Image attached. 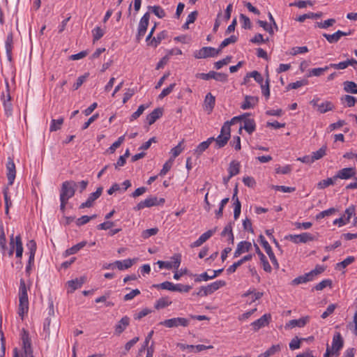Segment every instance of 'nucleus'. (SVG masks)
Instances as JSON below:
<instances>
[{
  "instance_id": "680f3d73",
  "label": "nucleus",
  "mask_w": 357,
  "mask_h": 357,
  "mask_svg": "<svg viewBox=\"0 0 357 357\" xmlns=\"http://www.w3.org/2000/svg\"><path fill=\"white\" fill-rule=\"evenodd\" d=\"M336 211L337 210L335 208H330L327 210L320 212L319 214H317L316 215V218L317 220L322 219L326 216L333 215V213H335L336 212Z\"/></svg>"
},
{
  "instance_id": "2eb2a0df",
  "label": "nucleus",
  "mask_w": 357,
  "mask_h": 357,
  "mask_svg": "<svg viewBox=\"0 0 357 357\" xmlns=\"http://www.w3.org/2000/svg\"><path fill=\"white\" fill-rule=\"evenodd\" d=\"M6 170H7V178L9 185H12L14 183L15 176H16V169L15 165L13 162V160L11 158H8V162L6 164Z\"/></svg>"
},
{
  "instance_id": "4468645a",
  "label": "nucleus",
  "mask_w": 357,
  "mask_h": 357,
  "mask_svg": "<svg viewBox=\"0 0 357 357\" xmlns=\"http://www.w3.org/2000/svg\"><path fill=\"white\" fill-rule=\"evenodd\" d=\"M291 241L294 243H307L308 241H314V236L310 233H302L301 234H291L287 237Z\"/></svg>"
},
{
  "instance_id": "4c0bfd02",
  "label": "nucleus",
  "mask_w": 357,
  "mask_h": 357,
  "mask_svg": "<svg viewBox=\"0 0 357 357\" xmlns=\"http://www.w3.org/2000/svg\"><path fill=\"white\" fill-rule=\"evenodd\" d=\"M312 280H313L312 278L310 276V273H307L304 274L303 275H301V276L296 278L295 279H294L292 280L291 282H292V284L297 285V284L305 283L307 282L312 281Z\"/></svg>"
},
{
  "instance_id": "13d9d810",
  "label": "nucleus",
  "mask_w": 357,
  "mask_h": 357,
  "mask_svg": "<svg viewBox=\"0 0 357 357\" xmlns=\"http://www.w3.org/2000/svg\"><path fill=\"white\" fill-rule=\"evenodd\" d=\"M307 83V80H305V79L298 80V81H296L295 82H292V83L289 84L287 85V90L296 89H298L299 87H301L303 86L306 85Z\"/></svg>"
},
{
  "instance_id": "473e14b6",
  "label": "nucleus",
  "mask_w": 357,
  "mask_h": 357,
  "mask_svg": "<svg viewBox=\"0 0 357 357\" xmlns=\"http://www.w3.org/2000/svg\"><path fill=\"white\" fill-rule=\"evenodd\" d=\"M344 90L347 93H357V84L352 81H345L343 83Z\"/></svg>"
},
{
  "instance_id": "c9c22d12",
  "label": "nucleus",
  "mask_w": 357,
  "mask_h": 357,
  "mask_svg": "<svg viewBox=\"0 0 357 357\" xmlns=\"http://www.w3.org/2000/svg\"><path fill=\"white\" fill-rule=\"evenodd\" d=\"M240 171V163L238 161L233 160L230 162L228 168L229 174L230 177L237 175Z\"/></svg>"
},
{
  "instance_id": "c756f323",
  "label": "nucleus",
  "mask_w": 357,
  "mask_h": 357,
  "mask_svg": "<svg viewBox=\"0 0 357 357\" xmlns=\"http://www.w3.org/2000/svg\"><path fill=\"white\" fill-rule=\"evenodd\" d=\"M135 261V259H127L123 261H116L115 266L120 271L128 269L133 265Z\"/></svg>"
},
{
  "instance_id": "2f4dec72",
  "label": "nucleus",
  "mask_w": 357,
  "mask_h": 357,
  "mask_svg": "<svg viewBox=\"0 0 357 357\" xmlns=\"http://www.w3.org/2000/svg\"><path fill=\"white\" fill-rule=\"evenodd\" d=\"M214 141V137H209L206 141L200 143L195 149V153L198 155H201L206 149H207L209 145Z\"/></svg>"
},
{
  "instance_id": "ddd939ff",
  "label": "nucleus",
  "mask_w": 357,
  "mask_h": 357,
  "mask_svg": "<svg viewBox=\"0 0 357 357\" xmlns=\"http://www.w3.org/2000/svg\"><path fill=\"white\" fill-rule=\"evenodd\" d=\"M356 174V169L355 167H345L339 170L334 176V179H349Z\"/></svg>"
},
{
  "instance_id": "bf43d9fd",
  "label": "nucleus",
  "mask_w": 357,
  "mask_h": 357,
  "mask_svg": "<svg viewBox=\"0 0 357 357\" xmlns=\"http://www.w3.org/2000/svg\"><path fill=\"white\" fill-rule=\"evenodd\" d=\"M305 340L306 339H305V338L299 339L298 337H294L289 343V348L291 350H295V349H299L301 347V341Z\"/></svg>"
},
{
  "instance_id": "20e7f679",
  "label": "nucleus",
  "mask_w": 357,
  "mask_h": 357,
  "mask_svg": "<svg viewBox=\"0 0 357 357\" xmlns=\"http://www.w3.org/2000/svg\"><path fill=\"white\" fill-rule=\"evenodd\" d=\"M158 324L167 328L187 327L190 324V321L184 317H174L160 321Z\"/></svg>"
},
{
  "instance_id": "393cba45",
  "label": "nucleus",
  "mask_w": 357,
  "mask_h": 357,
  "mask_svg": "<svg viewBox=\"0 0 357 357\" xmlns=\"http://www.w3.org/2000/svg\"><path fill=\"white\" fill-rule=\"evenodd\" d=\"M251 243L248 241H241L237 245V248L234 252V257H238L242 253L248 252L251 248Z\"/></svg>"
},
{
  "instance_id": "6ab92c4d",
  "label": "nucleus",
  "mask_w": 357,
  "mask_h": 357,
  "mask_svg": "<svg viewBox=\"0 0 357 357\" xmlns=\"http://www.w3.org/2000/svg\"><path fill=\"white\" fill-rule=\"evenodd\" d=\"M130 318L127 316L123 317L115 325L114 333L116 335H120L129 326Z\"/></svg>"
},
{
  "instance_id": "9b49d317",
  "label": "nucleus",
  "mask_w": 357,
  "mask_h": 357,
  "mask_svg": "<svg viewBox=\"0 0 357 357\" xmlns=\"http://www.w3.org/2000/svg\"><path fill=\"white\" fill-rule=\"evenodd\" d=\"M10 249L8 252V255L11 256L13 254L14 249L15 248L16 250V257L18 258H21L23 253V247H22V243L21 240L20 236H17L15 237V243H14V238L13 235L10 237Z\"/></svg>"
},
{
  "instance_id": "4d7b16f0",
  "label": "nucleus",
  "mask_w": 357,
  "mask_h": 357,
  "mask_svg": "<svg viewBox=\"0 0 357 357\" xmlns=\"http://www.w3.org/2000/svg\"><path fill=\"white\" fill-rule=\"evenodd\" d=\"M159 229L157 227L148 229L146 230H144L142 233V237L143 238H148L152 236H155L158 234Z\"/></svg>"
},
{
  "instance_id": "b1692460",
  "label": "nucleus",
  "mask_w": 357,
  "mask_h": 357,
  "mask_svg": "<svg viewBox=\"0 0 357 357\" xmlns=\"http://www.w3.org/2000/svg\"><path fill=\"white\" fill-rule=\"evenodd\" d=\"M238 119H239V117H234L233 119H231L230 121H226L221 128L220 134L219 135V136L227 137L228 138H230V126L231 124H234V122L236 121Z\"/></svg>"
},
{
  "instance_id": "7c9ffc66",
  "label": "nucleus",
  "mask_w": 357,
  "mask_h": 357,
  "mask_svg": "<svg viewBox=\"0 0 357 357\" xmlns=\"http://www.w3.org/2000/svg\"><path fill=\"white\" fill-rule=\"evenodd\" d=\"M86 245H87V242L86 241H81L79 243L73 245V247L67 249L65 251L64 255L66 257H67V256H69L71 255H74V254L77 253L79 250L83 248L84 246H86Z\"/></svg>"
},
{
  "instance_id": "bb28decb",
  "label": "nucleus",
  "mask_w": 357,
  "mask_h": 357,
  "mask_svg": "<svg viewBox=\"0 0 357 357\" xmlns=\"http://www.w3.org/2000/svg\"><path fill=\"white\" fill-rule=\"evenodd\" d=\"M162 115V109L156 108L146 116L149 125L153 124Z\"/></svg>"
},
{
  "instance_id": "412c9836",
  "label": "nucleus",
  "mask_w": 357,
  "mask_h": 357,
  "mask_svg": "<svg viewBox=\"0 0 357 357\" xmlns=\"http://www.w3.org/2000/svg\"><path fill=\"white\" fill-rule=\"evenodd\" d=\"M351 32H344L342 31L338 30L335 33L333 34L324 33L323 36L327 40V41L330 43H337L342 36H346L350 35Z\"/></svg>"
},
{
  "instance_id": "79ce46f5",
  "label": "nucleus",
  "mask_w": 357,
  "mask_h": 357,
  "mask_svg": "<svg viewBox=\"0 0 357 357\" xmlns=\"http://www.w3.org/2000/svg\"><path fill=\"white\" fill-rule=\"evenodd\" d=\"M63 123V117H61L58 119H52L51 121L50 131L55 132V131L61 129V127Z\"/></svg>"
},
{
  "instance_id": "774afa93",
  "label": "nucleus",
  "mask_w": 357,
  "mask_h": 357,
  "mask_svg": "<svg viewBox=\"0 0 357 357\" xmlns=\"http://www.w3.org/2000/svg\"><path fill=\"white\" fill-rule=\"evenodd\" d=\"M355 215V206L354 205L350 206L345 210V213L344 215V218L347 221L349 222L351 218Z\"/></svg>"
},
{
  "instance_id": "7ed1b4c3",
  "label": "nucleus",
  "mask_w": 357,
  "mask_h": 357,
  "mask_svg": "<svg viewBox=\"0 0 357 357\" xmlns=\"http://www.w3.org/2000/svg\"><path fill=\"white\" fill-rule=\"evenodd\" d=\"M77 183L74 181H66L62 183L60 198L68 200L73 197L75 192Z\"/></svg>"
},
{
  "instance_id": "3c124183",
  "label": "nucleus",
  "mask_w": 357,
  "mask_h": 357,
  "mask_svg": "<svg viewBox=\"0 0 357 357\" xmlns=\"http://www.w3.org/2000/svg\"><path fill=\"white\" fill-rule=\"evenodd\" d=\"M237 41V37L235 36H231L230 37L225 38L220 45L218 50H220V52L221 50L229 45V44L234 43Z\"/></svg>"
},
{
  "instance_id": "603ef678",
  "label": "nucleus",
  "mask_w": 357,
  "mask_h": 357,
  "mask_svg": "<svg viewBox=\"0 0 357 357\" xmlns=\"http://www.w3.org/2000/svg\"><path fill=\"white\" fill-rule=\"evenodd\" d=\"M183 140H182L181 142L178 143L177 146L174 147L171 149L170 153H172V158L169 160H174L177 156L180 155V153L182 152L183 148L181 146V144H183Z\"/></svg>"
},
{
  "instance_id": "052dcab7",
  "label": "nucleus",
  "mask_w": 357,
  "mask_h": 357,
  "mask_svg": "<svg viewBox=\"0 0 357 357\" xmlns=\"http://www.w3.org/2000/svg\"><path fill=\"white\" fill-rule=\"evenodd\" d=\"M96 218V215H93L91 216L83 215L81 218H78L76 221V225L77 226H82L87 222H89L91 220H93Z\"/></svg>"
},
{
  "instance_id": "423d86ee",
  "label": "nucleus",
  "mask_w": 357,
  "mask_h": 357,
  "mask_svg": "<svg viewBox=\"0 0 357 357\" xmlns=\"http://www.w3.org/2000/svg\"><path fill=\"white\" fill-rule=\"evenodd\" d=\"M196 77L208 80L209 79H214L216 81L221 82H226L227 81V75L222 73H217L215 71H210L208 73H197Z\"/></svg>"
},
{
  "instance_id": "6e6552de",
  "label": "nucleus",
  "mask_w": 357,
  "mask_h": 357,
  "mask_svg": "<svg viewBox=\"0 0 357 357\" xmlns=\"http://www.w3.org/2000/svg\"><path fill=\"white\" fill-rule=\"evenodd\" d=\"M249 76H251L261 86L262 94L266 99L268 98V77L264 80L263 76L257 70H253L249 73Z\"/></svg>"
},
{
  "instance_id": "a211bd4d",
  "label": "nucleus",
  "mask_w": 357,
  "mask_h": 357,
  "mask_svg": "<svg viewBox=\"0 0 357 357\" xmlns=\"http://www.w3.org/2000/svg\"><path fill=\"white\" fill-rule=\"evenodd\" d=\"M102 190V187H99L97 188L96 192L91 193L87 200L79 206V208H89L92 206L93 202L101 195Z\"/></svg>"
},
{
  "instance_id": "aec40b11",
  "label": "nucleus",
  "mask_w": 357,
  "mask_h": 357,
  "mask_svg": "<svg viewBox=\"0 0 357 357\" xmlns=\"http://www.w3.org/2000/svg\"><path fill=\"white\" fill-rule=\"evenodd\" d=\"M19 316L23 319L24 314H26L29 310V299L28 296H19Z\"/></svg>"
},
{
  "instance_id": "338daca9",
  "label": "nucleus",
  "mask_w": 357,
  "mask_h": 357,
  "mask_svg": "<svg viewBox=\"0 0 357 357\" xmlns=\"http://www.w3.org/2000/svg\"><path fill=\"white\" fill-rule=\"evenodd\" d=\"M93 37V42L100 40L104 35L103 30L99 27L97 26L92 31Z\"/></svg>"
},
{
  "instance_id": "f03ea898",
  "label": "nucleus",
  "mask_w": 357,
  "mask_h": 357,
  "mask_svg": "<svg viewBox=\"0 0 357 357\" xmlns=\"http://www.w3.org/2000/svg\"><path fill=\"white\" fill-rule=\"evenodd\" d=\"M153 287L158 289L178 292H188L192 289V287L190 285H185L182 284H174L169 281H166L158 284H154Z\"/></svg>"
},
{
  "instance_id": "72a5a7b5",
  "label": "nucleus",
  "mask_w": 357,
  "mask_h": 357,
  "mask_svg": "<svg viewBox=\"0 0 357 357\" xmlns=\"http://www.w3.org/2000/svg\"><path fill=\"white\" fill-rule=\"evenodd\" d=\"M335 108L333 103L331 101H326L321 103L317 109L318 112L321 114H324L327 112L332 111Z\"/></svg>"
},
{
  "instance_id": "f704fd0d",
  "label": "nucleus",
  "mask_w": 357,
  "mask_h": 357,
  "mask_svg": "<svg viewBox=\"0 0 357 357\" xmlns=\"http://www.w3.org/2000/svg\"><path fill=\"white\" fill-rule=\"evenodd\" d=\"M167 36V32L166 31H162L161 32H160L156 37H153L149 45L156 47L160 43L162 40H164L165 38H166V37Z\"/></svg>"
},
{
  "instance_id": "58836bf2",
  "label": "nucleus",
  "mask_w": 357,
  "mask_h": 357,
  "mask_svg": "<svg viewBox=\"0 0 357 357\" xmlns=\"http://www.w3.org/2000/svg\"><path fill=\"white\" fill-rule=\"evenodd\" d=\"M322 16V13H308L302 15H300L296 20L300 22H303L306 19H318Z\"/></svg>"
},
{
  "instance_id": "dca6fc26",
  "label": "nucleus",
  "mask_w": 357,
  "mask_h": 357,
  "mask_svg": "<svg viewBox=\"0 0 357 357\" xmlns=\"http://www.w3.org/2000/svg\"><path fill=\"white\" fill-rule=\"evenodd\" d=\"M310 321V317H303L298 319H291L284 326L285 329H291L295 327H304Z\"/></svg>"
},
{
  "instance_id": "8fccbe9b",
  "label": "nucleus",
  "mask_w": 357,
  "mask_h": 357,
  "mask_svg": "<svg viewBox=\"0 0 357 357\" xmlns=\"http://www.w3.org/2000/svg\"><path fill=\"white\" fill-rule=\"evenodd\" d=\"M149 107V105H141L139 106L137 110L135 112L130 116V121H134L139 117L144 111Z\"/></svg>"
},
{
  "instance_id": "f257e3e1",
  "label": "nucleus",
  "mask_w": 357,
  "mask_h": 357,
  "mask_svg": "<svg viewBox=\"0 0 357 357\" xmlns=\"http://www.w3.org/2000/svg\"><path fill=\"white\" fill-rule=\"evenodd\" d=\"M22 353L20 354L17 348L13 349V357H34L31 348V342L29 333L24 329L22 331Z\"/></svg>"
},
{
  "instance_id": "9d476101",
  "label": "nucleus",
  "mask_w": 357,
  "mask_h": 357,
  "mask_svg": "<svg viewBox=\"0 0 357 357\" xmlns=\"http://www.w3.org/2000/svg\"><path fill=\"white\" fill-rule=\"evenodd\" d=\"M149 19L150 14L149 13H146L141 18L138 26L137 34L136 36V40L137 42H139L145 35L149 25Z\"/></svg>"
},
{
  "instance_id": "1a4fd4ad",
  "label": "nucleus",
  "mask_w": 357,
  "mask_h": 357,
  "mask_svg": "<svg viewBox=\"0 0 357 357\" xmlns=\"http://www.w3.org/2000/svg\"><path fill=\"white\" fill-rule=\"evenodd\" d=\"M250 114L246 113L239 117L236 121L242 120L243 125L239 128V132H241L242 128H244L249 134L252 133L255 130V123L254 119L249 118Z\"/></svg>"
},
{
  "instance_id": "e433bc0d",
  "label": "nucleus",
  "mask_w": 357,
  "mask_h": 357,
  "mask_svg": "<svg viewBox=\"0 0 357 357\" xmlns=\"http://www.w3.org/2000/svg\"><path fill=\"white\" fill-rule=\"evenodd\" d=\"M3 104L4 107L5 114L7 116H10L12 115V103H11V97L8 96V99H5V95H3Z\"/></svg>"
},
{
  "instance_id": "a19ab883",
  "label": "nucleus",
  "mask_w": 357,
  "mask_h": 357,
  "mask_svg": "<svg viewBox=\"0 0 357 357\" xmlns=\"http://www.w3.org/2000/svg\"><path fill=\"white\" fill-rule=\"evenodd\" d=\"M268 321V314H264L260 319L255 321L252 323V326L255 331H258L260 328L265 325V323Z\"/></svg>"
},
{
  "instance_id": "4be33fe9",
  "label": "nucleus",
  "mask_w": 357,
  "mask_h": 357,
  "mask_svg": "<svg viewBox=\"0 0 357 357\" xmlns=\"http://www.w3.org/2000/svg\"><path fill=\"white\" fill-rule=\"evenodd\" d=\"M226 285V282L224 280H217L214 282L208 284L207 286H204L205 287V294L207 295L213 294L214 291L219 289L220 287H222Z\"/></svg>"
},
{
  "instance_id": "a18cd8bd",
  "label": "nucleus",
  "mask_w": 357,
  "mask_h": 357,
  "mask_svg": "<svg viewBox=\"0 0 357 357\" xmlns=\"http://www.w3.org/2000/svg\"><path fill=\"white\" fill-rule=\"evenodd\" d=\"M335 181H336V179H334V176L333 178L321 180L317 183V188L319 189H324L331 185H333Z\"/></svg>"
},
{
  "instance_id": "ea45409f",
  "label": "nucleus",
  "mask_w": 357,
  "mask_h": 357,
  "mask_svg": "<svg viewBox=\"0 0 357 357\" xmlns=\"http://www.w3.org/2000/svg\"><path fill=\"white\" fill-rule=\"evenodd\" d=\"M172 304V301L167 297H162L159 298L155 304V308L157 310L165 308Z\"/></svg>"
},
{
  "instance_id": "39448f33",
  "label": "nucleus",
  "mask_w": 357,
  "mask_h": 357,
  "mask_svg": "<svg viewBox=\"0 0 357 357\" xmlns=\"http://www.w3.org/2000/svg\"><path fill=\"white\" fill-rule=\"evenodd\" d=\"M164 203H165L164 198H160L158 200L156 197L151 196V197H147L144 201H142L139 203H138L134 207V210L135 211H140L146 207L149 208V207L154 206L162 205Z\"/></svg>"
},
{
  "instance_id": "69168bd1",
  "label": "nucleus",
  "mask_w": 357,
  "mask_h": 357,
  "mask_svg": "<svg viewBox=\"0 0 357 357\" xmlns=\"http://www.w3.org/2000/svg\"><path fill=\"white\" fill-rule=\"evenodd\" d=\"M232 57L231 56H227L225 59L220 60L214 63V67L219 70L222 66L227 65L231 60Z\"/></svg>"
},
{
  "instance_id": "6e6d98bb",
  "label": "nucleus",
  "mask_w": 357,
  "mask_h": 357,
  "mask_svg": "<svg viewBox=\"0 0 357 357\" xmlns=\"http://www.w3.org/2000/svg\"><path fill=\"white\" fill-rule=\"evenodd\" d=\"M332 286V280L330 279L324 280L319 283H318L316 286H314V289L317 291H321L326 287Z\"/></svg>"
},
{
  "instance_id": "864d4df0",
  "label": "nucleus",
  "mask_w": 357,
  "mask_h": 357,
  "mask_svg": "<svg viewBox=\"0 0 357 357\" xmlns=\"http://www.w3.org/2000/svg\"><path fill=\"white\" fill-rule=\"evenodd\" d=\"M229 138L227 137L218 136L217 138H214V141L215 142V147L218 149L222 148L225 146Z\"/></svg>"
},
{
  "instance_id": "0e129e2a",
  "label": "nucleus",
  "mask_w": 357,
  "mask_h": 357,
  "mask_svg": "<svg viewBox=\"0 0 357 357\" xmlns=\"http://www.w3.org/2000/svg\"><path fill=\"white\" fill-rule=\"evenodd\" d=\"M151 11L159 18H163L165 16V12L159 6H154L150 8Z\"/></svg>"
},
{
  "instance_id": "5701e85b",
  "label": "nucleus",
  "mask_w": 357,
  "mask_h": 357,
  "mask_svg": "<svg viewBox=\"0 0 357 357\" xmlns=\"http://www.w3.org/2000/svg\"><path fill=\"white\" fill-rule=\"evenodd\" d=\"M13 36L12 33H9L7 35L6 41H5V48L6 52V55L8 59L11 61L12 60V50L13 47Z\"/></svg>"
},
{
  "instance_id": "c85d7f7f",
  "label": "nucleus",
  "mask_w": 357,
  "mask_h": 357,
  "mask_svg": "<svg viewBox=\"0 0 357 357\" xmlns=\"http://www.w3.org/2000/svg\"><path fill=\"white\" fill-rule=\"evenodd\" d=\"M215 102V96H213L211 93H208L204 100V109L208 111V113L211 112Z\"/></svg>"
},
{
  "instance_id": "f8f14e48",
  "label": "nucleus",
  "mask_w": 357,
  "mask_h": 357,
  "mask_svg": "<svg viewBox=\"0 0 357 357\" xmlns=\"http://www.w3.org/2000/svg\"><path fill=\"white\" fill-rule=\"evenodd\" d=\"M157 264L160 268L176 269L177 270L181 264V255H175L172 257L171 261H158Z\"/></svg>"
},
{
  "instance_id": "09e8293b",
  "label": "nucleus",
  "mask_w": 357,
  "mask_h": 357,
  "mask_svg": "<svg viewBox=\"0 0 357 357\" xmlns=\"http://www.w3.org/2000/svg\"><path fill=\"white\" fill-rule=\"evenodd\" d=\"M341 101L347 103V107H354L356 102V98L350 95H344L341 98Z\"/></svg>"
},
{
  "instance_id": "f3484780",
  "label": "nucleus",
  "mask_w": 357,
  "mask_h": 357,
  "mask_svg": "<svg viewBox=\"0 0 357 357\" xmlns=\"http://www.w3.org/2000/svg\"><path fill=\"white\" fill-rule=\"evenodd\" d=\"M344 340L339 332L335 333L333 337L332 347L331 349L336 355H339V351L343 347Z\"/></svg>"
},
{
  "instance_id": "c03bdc74",
  "label": "nucleus",
  "mask_w": 357,
  "mask_h": 357,
  "mask_svg": "<svg viewBox=\"0 0 357 357\" xmlns=\"http://www.w3.org/2000/svg\"><path fill=\"white\" fill-rule=\"evenodd\" d=\"M221 235L222 236L228 235V236H229L228 240L231 242V243H234V234L232 232V227H231V224H229L227 226H225V227L224 228L223 231L221 233Z\"/></svg>"
},
{
  "instance_id": "37998d69",
  "label": "nucleus",
  "mask_w": 357,
  "mask_h": 357,
  "mask_svg": "<svg viewBox=\"0 0 357 357\" xmlns=\"http://www.w3.org/2000/svg\"><path fill=\"white\" fill-rule=\"evenodd\" d=\"M263 294L261 292H250L248 291L243 294V296L247 297L248 299L247 300V302H249L250 303L255 302V301L258 300L262 296Z\"/></svg>"
},
{
  "instance_id": "e2e57ef3",
  "label": "nucleus",
  "mask_w": 357,
  "mask_h": 357,
  "mask_svg": "<svg viewBox=\"0 0 357 357\" xmlns=\"http://www.w3.org/2000/svg\"><path fill=\"white\" fill-rule=\"evenodd\" d=\"M89 77V73H85L84 75L79 76L76 82L73 84V90H77L82 84L86 81V78Z\"/></svg>"
},
{
  "instance_id": "5fc2aeb1",
  "label": "nucleus",
  "mask_w": 357,
  "mask_h": 357,
  "mask_svg": "<svg viewBox=\"0 0 357 357\" xmlns=\"http://www.w3.org/2000/svg\"><path fill=\"white\" fill-rule=\"evenodd\" d=\"M124 135L119 137L118 139L110 146V147L108 149V151L111 153H113L116 149L121 145V144L124 142Z\"/></svg>"
},
{
  "instance_id": "0eeeda50",
  "label": "nucleus",
  "mask_w": 357,
  "mask_h": 357,
  "mask_svg": "<svg viewBox=\"0 0 357 357\" xmlns=\"http://www.w3.org/2000/svg\"><path fill=\"white\" fill-rule=\"evenodd\" d=\"M220 54V50L211 47H204L195 52L194 56L196 59H205L207 57H215Z\"/></svg>"
},
{
  "instance_id": "49530a36",
  "label": "nucleus",
  "mask_w": 357,
  "mask_h": 357,
  "mask_svg": "<svg viewBox=\"0 0 357 357\" xmlns=\"http://www.w3.org/2000/svg\"><path fill=\"white\" fill-rule=\"evenodd\" d=\"M326 146H323L317 151L312 153V157L314 161L323 158L326 155Z\"/></svg>"
},
{
  "instance_id": "cd10ccee",
  "label": "nucleus",
  "mask_w": 357,
  "mask_h": 357,
  "mask_svg": "<svg viewBox=\"0 0 357 357\" xmlns=\"http://www.w3.org/2000/svg\"><path fill=\"white\" fill-rule=\"evenodd\" d=\"M85 282V277H81L79 278H75V280H72L68 282V287L70 288V290L68 292L72 293L75 290L80 288L82 285Z\"/></svg>"
},
{
  "instance_id": "de8ad7c7",
  "label": "nucleus",
  "mask_w": 357,
  "mask_h": 357,
  "mask_svg": "<svg viewBox=\"0 0 357 357\" xmlns=\"http://www.w3.org/2000/svg\"><path fill=\"white\" fill-rule=\"evenodd\" d=\"M335 22L336 20L335 19L331 18L324 22H316L315 26L320 29H327L329 26H332Z\"/></svg>"
},
{
  "instance_id": "a878e982",
  "label": "nucleus",
  "mask_w": 357,
  "mask_h": 357,
  "mask_svg": "<svg viewBox=\"0 0 357 357\" xmlns=\"http://www.w3.org/2000/svg\"><path fill=\"white\" fill-rule=\"evenodd\" d=\"M258 102V98L255 96H246L244 101L242 102L241 107L243 109H248L253 108Z\"/></svg>"
}]
</instances>
